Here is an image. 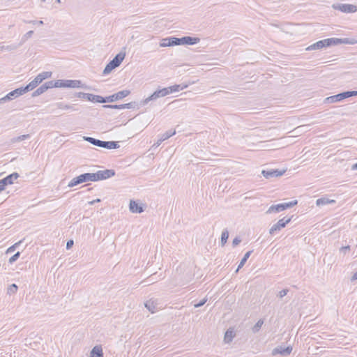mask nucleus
Listing matches in <instances>:
<instances>
[{"label":"nucleus","instance_id":"obj_19","mask_svg":"<svg viewBox=\"0 0 357 357\" xmlns=\"http://www.w3.org/2000/svg\"><path fill=\"white\" fill-rule=\"evenodd\" d=\"M328 45L326 43V39L319 40L312 45L308 46L306 48V50L311 51V50H321L324 47H327Z\"/></svg>","mask_w":357,"mask_h":357},{"label":"nucleus","instance_id":"obj_5","mask_svg":"<svg viewBox=\"0 0 357 357\" xmlns=\"http://www.w3.org/2000/svg\"><path fill=\"white\" fill-rule=\"evenodd\" d=\"M115 175L114 169L99 170L96 173H91L93 181H98L111 178Z\"/></svg>","mask_w":357,"mask_h":357},{"label":"nucleus","instance_id":"obj_18","mask_svg":"<svg viewBox=\"0 0 357 357\" xmlns=\"http://www.w3.org/2000/svg\"><path fill=\"white\" fill-rule=\"evenodd\" d=\"M126 47H123L122 50L118 53L111 61L112 63L116 66V67H118L121 65V62L123 61L125 56H126Z\"/></svg>","mask_w":357,"mask_h":357},{"label":"nucleus","instance_id":"obj_55","mask_svg":"<svg viewBox=\"0 0 357 357\" xmlns=\"http://www.w3.org/2000/svg\"><path fill=\"white\" fill-rule=\"evenodd\" d=\"M162 142H163V141H162L160 138H159V139L157 140V142L153 144V146H155V147H158V146H159L161 144V143H162Z\"/></svg>","mask_w":357,"mask_h":357},{"label":"nucleus","instance_id":"obj_17","mask_svg":"<svg viewBox=\"0 0 357 357\" xmlns=\"http://www.w3.org/2000/svg\"><path fill=\"white\" fill-rule=\"evenodd\" d=\"M129 209L133 213H141L144 212L143 205H139L137 202L130 200L129 204Z\"/></svg>","mask_w":357,"mask_h":357},{"label":"nucleus","instance_id":"obj_56","mask_svg":"<svg viewBox=\"0 0 357 357\" xmlns=\"http://www.w3.org/2000/svg\"><path fill=\"white\" fill-rule=\"evenodd\" d=\"M100 202V199H94V200H93V201L89 202V204L90 205H93V204H95L96 203H98V202Z\"/></svg>","mask_w":357,"mask_h":357},{"label":"nucleus","instance_id":"obj_1","mask_svg":"<svg viewBox=\"0 0 357 357\" xmlns=\"http://www.w3.org/2000/svg\"><path fill=\"white\" fill-rule=\"evenodd\" d=\"M197 37L183 36L182 38L167 37L163 38L160 44V47H171L174 45H193L199 42Z\"/></svg>","mask_w":357,"mask_h":357},{"label":"nucleus","instance_id":"obj_51","mask_svg":"<svg viewBox=\"0 0 357 357\" xmlns=\"http://www.w3.org/2000/svg\"><path fill=\"white\" fill-rule=\"evenodd\" d=\"M73 243H74V242L73 240L68 241L67 243H66V248L68 250L70 248H72V246L73 245Z\"/></svg>","mask_w":357,"mask_h":357},{"label":"nucleus","instance_id":"obj_54","mask_svg":"<svg viewBox=\"0 0 357 357\" xmlns=\"http://www.w3.org/2000/svg\"><path fill=\"white\" fill-rule=\"evenodd\" d=\"M36 77L40 83H41L44 80V78L41 73H39Z\"/></svg>","mask_w":357,"mask_h":357},{"label":"nucleus","instance_id":"obj_6","mask_svg":"<svg viewBox=\"0 0 357 357\" xmlns=\"http://www.w3.org/2000/svg\"><path fill=\"white\" fill-rule=\"evenodd\" d=\"M93 181L91 173H84L73 178L68 184V187L73 188L82 183Z\"/></svg>","mask_w":357,"mask_h":357},{"label":"nucleus","instance_id":"obj_40","mask_svg":"<svg viewBox=\"0 0 357 357\" xmlns=\"http://www.w3.org/2000/svg\"><path fill=\"white\" fill-rule=\"evenodd\" d=\"M233 338L232 331H227L225 335V340L227 342L231 341Z\"/></svg>","mask_w":357,"mask_h":357},{"label":"nucleus","instance_id":"obj_25","mask_svg":"<svg viewBox=\"0 0 357 357\" xmlns=\"http://www.w3.org/2000/svg\"><path fill=\"white\" fill-rule=\"evenodd\" d=\"M30 135L29 134H26V135H20L18 137H13L10 139V142L9 143L10 144H15L17 142H22L23 140H26V139H28L30 138Z\"/></svg>","mask_w":357,"mask_h":357},{"label":"nucleus","instance_id":"obj_52","mask_svg":"<svg viewBox=\"0 0 357 357\" xmlns=\"http://www.w3.org/2000/svg\"><path fill=\"white\" fill-rule=\"evenodd\" d=\"M189 84H184V83L178 84L180 91L186 89L189 86Z\"/></svg>","mask_w":357,"mask_h":357},{"label":"nucleus","instance_id":"obj_36","mask_svg":"<svg viewBox=\"0 0 357 357\" xmlns=\"http://www.w3.org/2000/svg\"><path fill=\"white\" fill-rule=\"evenodd\" d=\"M33 33V31H29L28 32H26L22 37V39H21V43H20V45L23 44L24 43H25L29 38H31L32 36Z\"/></svg>","mask_w":357,"mask_h":357},{"label":"nucleus","instance_id":"obj_32","mask_svg":"<svg viewBox=\"0 0 357 357\" xmlns=\"http://www.w3.org/2000/svg\"><path fill=\"white\" fill-rule=\"evenodd\" d=\"M176 134L175 130H167L165 133H163L160 138L164 142L165 140L169 139L172 136Z\"/></svg>","mask_w":357,"mask_h":357},{"label":"nucleus","instance_id":"obj_59","mask_svg":"<svg viewBox=\"0 0 357 357\" xmlns=\"http://www.w3.org/2000/svg\"><path fill=\"white\" fill-rule=\"evenodd\" d=\"M55 2L57 3H61V0H56Z\"/></svg>","mask_w":357,"mask_h":357},{"label":"nucleus","instance_id":"obj_23","mask_svg":"<svg viewBox=\"0 0 357 357\" xmlns=\"http://www.w3.org/2000/svg\"><path fill=\"white\" fill-rule=\"evenodd\" d=\"M90 357H103L102 347L100 345L95 346L91 351Z\"/></svg>","mask_w":357,"mask_h":357},{"label":"nucleus","instance_id":"obj_12","mask_svg":"<svg viewBox=\"0 0 357 357\" xmlns=\"http://www.w3.org/2000/svg\"><path fill=\"white\" fill-rule=\"evenodd\" d=\"M75 96L79 98L87 100L93 102L100 103V96L94 95L92 93H86L84 92H77L75 93Z\"/></svg>","mask_w":357,"mask_h":357},{"label":"nucleus","instance_id":"obj_46","mask_svg":"<svg viewBox=\"0 0 357 357\" xmlns=\"http://www.w3.org/2000/svg\"><path fill=\"white\" fill-rule=\"evenodd\" d=\"M44 79L50 78L52 77V72L50 71H45L41 73Z\"/></svg>","mask_w":357,"mask_h":357},{"label":"nucleus","instance_id":"obj_3","mask_svg":"<svg viewBox=\"0 0 357 357\" xmlns=\"http://www.w3.org/2000/svg\"><path fill=\"white\" fill-rule=\"evenodd\" d=\"M130 93L129 90H122L116 93L107 97H102L100 96V103L113 102L116 100L123 99Z\"/></svg>","mask_w":357,"mask_h":357},{"label":"nucleus","instance_id":"obj_45","mask_svg":"<svg viewBox=\"0 0 357 357\" xmlns=\"http://www.w3.org/2000/svg\"><path fill=\"white\" fill-rule=\"evenodd\" d=\"M288 292H289V289H284L281 290V291L278 293V297H279L280 298H283L284 296H285L287 294V293H288Z\"/></svg>","mask_w":357,"mask_h":357},{"label":"nucleus","instance_id":"obj_53","mask_svg":"<svg viewBox=\"0 0 357 357\" xmlns=\"http://www.w3.org/2000/svg\"><path fill=\"white\" fill-rule=\"evenodd\" d=\"M350 250V246L349 245H347V246H343L341 248L340 250L344 252V254L347 252V251L349 250Z\"/></svg>","mask_w":357,"mask_h":357},{"label":"nucleus","instance_id":"obj_39","mask_svg":"<svg viewBox=\"0 0 357 357\" xmlns=\"http://www.w3.org/2000/svg\"><path fill=\"white\" fill-rule=\"evenodd\" d=\"M103 108L122 109L121 105H104Z\"/></svg>","mask_w":357,"mask_h":357},{"label":"nucleus","instance_id":"obj_34","mask_svg":"<svg viewBox=\"0 0 357 357\" xmlns=\"http://www.w3.org/2000/svg\"><path fill=\"white\" fill-rule=\"evenodd\" d=\"M138 106L136 102H130L126 104H121L122 109H134Z\"/></svg>","mask_w":357,"mask_h":357},{"label":"nucleus","instance_id":"obj_24","mask_svg":"<svg viewBox=\"0 0 357 357\" xmlns=\"http://www.w3.org/2000/svg\"><path fill=\"white\" fill-rule=\"evenodd\" d=\"M335 200L330 199L326 197H321V198L317 199V201H316V204L318 206H324V205L330 204H335Z\"/></svg>","mask_w":357,"mask_h":357},{"label":"nucleus","instance_id":"obj_41","mask_svg":"<svg viewBox=\"0 0 357 357\" xmlns=\"http://www.w3.org/2000/svg\"><path fill=\"white\" fill-rule=\"evenodd\" d=\"M169 93H172L174 92H178L180 91L178 84H175L171 86H169Z\"/></svg>","mask_w":357,"mask_h":357},{"label":"nucleus","instance_id":"obj_44","mask_svg":"<svg viewBox=\"0 0 357 357\" xmlns=\"http://www.w3.org/2000/svg\"><path fill=\"white\" fill-rule=\"evenodd\" d=\"M206 301H207V298H203L202 301H200L199 303H195V304L194 305V307H195V308H197V307H202V306H203V305L206 303Z\"/></svg>","mask_w":357,"mask_h":357},{"label":"nucleus","instance_id":"obj_28","mask_svg":"<svg viewBox=\"0 0 357 357\" xmlns=\"http://www.w3.org/2000/svg\"><path fill=\"white\" fill-rule=\"evenodd\" d=\"M252 251H248L247 252L245 255L243 256V257L241 259L238 266V268H237V270H236V272L238 271L239 269H241L243 266L244 264H245V262L247 261L248 259L250 257L251 253H252Z\"/></svg>","mask_w":357,"mask_h":357},{"label":"nucleus","instance_id":"obj_50","mask_svg":"<svg viewBox=\"0 0 357 357\" xmlns=\"http://www.w3.org/2000/svg\"><path fill=\"white\" fill-rule=\"evenodd\" d=\"M348 97L357 96V91H347Z\"/></svg>","mask_w":357,"mask_h":357},{"label":"nucleus","instance_id":"obj_2","mask_svg":"<svg viewBox=\"0 0 357 357\" xmlns=\"http://www.w3.org/2000/svg\"><path fill=\"white\" fill-rule=\"evenodd\" d=\"M52 81V88H86L80 80L57 79Z\"/></svg>","mask_w":357,"mask_h":357},{"label":"nucleus","instance_id":"obj_29","mask_svg":"<svg viewBox=\"0 0 357 357\" xmlns=\"http://www.w3.org/2000/svg\"><path fill=\"white\" fill-rule=\"evenodd\" d=\"M228 238H229V231L227 229H225L222 231V234H221L220 243H221L222 246H224L226 244Z\"/></svg>","mask_w":357,"mask_h":357},{"label":"nucleus","instance_id":"obj_43","mask_svg":"<svg viewBox=\"0 0 357 357\" xmlns=\"http://www.w3.org/2000/svg\"><path fill=\"white\" fill-rule=\"evenodd\" d=\"M24 22L28 23V24H38V25H43L44 24L43 20H39V21L26 20V21H24Z\"/></svg>","mask_w":357,"mask_h":357},{"label":"nucleus","instance_id":"obj_10","mask_svg":"<svg viewBox=\"0 0 357 357\" xmlns=\"http://www.w3.org/2000/svg\"><path fill=\"white\" fill-rule=\"evenodd\" d=\"M333 7L336 10H339L346 13H351L357 11V6L353 4L341 3L333 5Z\"/></svg>","mask_w":357,"mask_h":357},{"label":"nucleus","instance_id":"obj_21","mask_svg":"<svg viewBox=\"0 0 357 357\" xmlns=\"http://www.w3.org/2000/svg\"><path fill=\"white\" fill-rule=\"evenodd\" d=\"M284 222L279 220L277 223L274 224L269 229V234L273 235L275 232L280 231L285 227Z\"/></svg>","mask_w":357,"mask_h":357},{"label":"nucleus","instance_id":"obj_58","mask_svg":"<svg viewBox=\"0 0 357 357\" xmlns=\"http://www.w3.org/2000/svg\"><path fill=\"white\" fill-rule=\"evenodd\" d=\"M351 169L352 170H357V162L352 165Z\"/></svg>","mask_w":357,"mask_h":357},{"label":"nucleus","instance_id":"obj_42","mask_svg":"<svg viewBox=\"0 0 357 357\" xmlns=\"http://www.w3.org/2000/svg\"><path fill=\"white\" fill-rule=\"evenodd\" d=\"M162 97H165L168 94H170L169 87L163 88L162 89H159Z\"/></svg>","mask_w":357,"mask_h":357},{"label":"nucleus","instance_id":"obj_20","mask_svg":"<svg viewBox=\"0 0 357 357\" xmlns=\"http://www.w3.org/2000/svg\"><path fill=\"white\" fill-rule=\"evenodd\" d=\"M159 98H162V96L160 94V90H157L155 92H153L150 96L142 100L139 105L141 106L145 105L148 104L150 101L155 100Z\"/></svg>","mask_w":357,"mask_h":357},{"label":"nucleus","instance_id":"obj_38","mask_svg":"<svg viewBox=\"0 0 357 357\" xmlns=\"http://www.w3.org/2000/svg\"><path fill=\"white\" fill-rule=\"evenodd\" d=\"M20 256V252H17L15 255H13L11 257H10V259L8 260L9 263L10 264L14 263L15 261H16L18 259Z\"/></svg>","mask_w":357,"mask_h":357},{"label":"nucleus","instance_id":"obj_7","mask_svg":"<svg viewBox=\"0 0 357 357\" xmlns=\"http://www.w3.org/2000/svg\"><path fill=\"white\" fill-rule=\"evenodd\" d=\"M326 43L328 47L332 45H337L340 44H349V45H355L357 44V40L354 38H326Z\"/></svg>","mask_w":357,"mask_h":357},{"label":"nucleus","instance_id":"obj_26","mask_svg":"<svg viewBox=\"0 0 357 357\" xmlns=\"http://www.w3.org/2000/svg\"><path fill=\"white\" fill-rule=\"evenodd\" d=\"M39 84H40V83L36 79V77H35L33 80L30 82L26 86H24L23 88H24L25 92L26 93V92L35 89Z\"/></svg>","mask_w":357,"mask_h":357},{"label":"nucleus","instance_id":"obj_60","mask_svg":"<svg viewBox=\"0 0 357 357\" xmlns=\"http://www.w3.org/2000/svg\"><path fill=\"white\" fill-rule=\"evenodd\" d=\"M42 1L45 2V0H42Z\"/></svg>","mask_w":357,"mask_h":357},{"label":"nucleus","instance_id":"obj_15","mask_svg":"<svg viewBox=\"0 0 357 357\" xmlns=\"http://www.w3.org/2000/svg\"><path fill=\"white\" fill-rule=\"evenodd\" d=\"M144 306L151 313H155L160 308L158 301L154 298L148 300L144 303Z\"/></svg>","mask_w":357,"mask_h":357},{"label":"nucleus","instance_id":"obj_37","mask_svg":"<svg viewBox=\"0 0 357 357\" xmlns=\"http://www.w3.org/2000/svg\"><path fill=\"white\" fill-rule=\"evenodd\" d=\"M22 241L23 240H20V241L15 243V244L9 247L6 250V253L14 252L15 249L22 243Z\"/></svg>","mask_w":357,"mask_h":357},{"label":"nucleus","instance_id":"obj_48","mask_svg":"<svg viewBox=\"0 0 357 357\" xmlns=\"http://www.w3.org/2000/svg\"><path fill=\"white\" fill-rule=\"evenodd\" d=\"M291 218L292 217H290V218L284 217L283 218L280 219V220L283 221L284 222V225L286 226L287 224H289L291 222Z\"/></svg>","mask_w":357,"mask_h":357},{"label":"nucleus","instance_id":"obj_11","mask_svg":"<svg viewBox=\"0 0 357 357\" xmlns=\"http://www.w3.org/2000/svg\"><path fill=\"white\" fill-rule=\"evenodd\" d=\"M286 172V169H268L262 170L261 174L267 179H270L273 177H279L282 176Z\"/></svg>","mask_w":357,"mask_h":357},{"label":"nucleus","instance_id":"obj_49","mask_svg":"<svg viewBox=\"0 0 357 357\" xmlns=\"http://www.w3.org/2000/svg\"><path fill=\"white\" fill-rule=\"evenodd\" d=\"M291 218L292 217H290V218L284 217L283 218L280 219V220L283 221L284 222V225L286 226L287 224H289L291 222Z\"/></svg>","mask_w":357,"mask_h":357},{"label":"nucleus","instance_id":"obj_31","mask_svg":"<svg viewBox=\"0 0 357 357\" xmlns=\"http://www.w3.org/2000/svg\"><path fill=\"white\" fill-rule=\"evenodd\" d=\"M56 105L59 109H71L73 111L76 110L75 109H74L73 105L65 104L62 102H57L56 104Z\"/></svg>","mask_w":357,"mask_h":357},{"label":"nucleus","instance_id":"obj_9","mask_svg":"<svg viewBox=\"0 0 357 357\" xmlns=\"http://www.w3.org/2000/svg\"><path fill=\"white\" fill-rule=\"evenodd\" d=\"M19 174L17 172H14L13 174H9L6 176L3 179L0 180V192L3 191L6 186L8 185H11L14 183V181L19 178Z\"/></svg>","mask_w":357,"mask_h":357},{"label":"nucleus","instance_id":"obj_22","mask_svg":"<svg viewBox=\"0 0 357 357\" xmlns=\"http://www.w3.org/2000/svg\"><path fill=\"white\" fill-rule=\"evenodd\" d=\"M101 148H105L107 149H116L119 148V144L118 142L115 141H102Z\"/></svg>","mask_w":357,"mask_h":357},{"label":"nucleus","instance_id":"obj_57","mask_svg":"<svg viewBox=\"0 0 357 357\" xmlns=\"http://www.w3.org/2000/svg\"><path fill=\"white\" fill-rule=\"evenodd\" d=\"M356 280H357V271L352 275L351 281L353 282Z\"/></svg>","mask_w":357,"mask_h":357},{"label":"nucleus","instance_id":"obj_35","mask_svg":"<svg viewBox=\"0 0 357 357\" xmlns=\"http://www.w3.org/2000/svg\"><path fill=\"white\" fill-rule=\"evenodd\" d=\"M17 286L15 284H10L7 289V294L9 295L14 294L17 291Z\"/></svg>","mask_w":357,"mask_h":357},{"label":"nucleus","instance_id":"obj_47","mask_svg":"<svg viewBox=\"0 0 357 357\" xmlns=\"http://www.w3.org/2000/svg\"><path fill=\"white\" fill-rule=\"evenodd\" d=\"M241 242V239L239 237H236L232 241L233 247H236Z\"/></svg>","mask_w":357,"mask_h":357},{"label":"nucleus","instance_id":"obj_33","mask_svg":"<svg viewBox=\"0 0 357 357\" xmlns=\"http://www.w3.org/2000/svg\"><path fill=\"white\" fill-rule=\"evenodd\" d=\"M263 324H264V320L263 319L258 320V321L255 324V326L252 328V332L254 333H257L260 330V328L262 326Z\"/></svg>","mask_w":357,"mask_h":357},{"label":"nucleus","instance_id":"obj_13","mask_svg":"<svg viewBox=\"0 0 357 357\" xmlns=\"http://www.w3.org/2000/svg\"><path fill=\"white\" fill-rule=\"evenodd\" d=\"M348 98L349 97H348L347 91H344L342 93L327 97L324 100V102L325 103H334V102L342 101V100Z\"/></svg>","mask_w":357,"mask_h":357},{"label":"nucleus","instance_id":"obj_16","mask_svg":"<svg viewBox=\"0 0 357 357\" xmlns=\"http://www.w3.org/2000/svg\"><path fill=\"white\" fill-rule=\"evenodd\" d=\"M52 88V81H48L38 87L32 93V97H36L45 93L47 89Z\"/></svg>","mask_w":357,"mask_h":357},{"label":"nucleus","instance_id":"obj_8","mask_svg":"<svg viewBox=\"0 0 357 357\" xmlns=\"http://www.w3.org/2000/svg\"><path fill=\"white\" fill-rule=\"evenodd\" d=\"M26 92L23 87L17 88L10 92H9L4 97L0 98V105L3 104L8 101L12 100L13 99L17 98L20 96L24 94Z\"/></svg>","mask_w":357,"mask_h":357},{"label":"nucleus","instance_id":"obj_30","mask_svg":"<svg viewBox=\"0 0 357 357\" xmlns=\"http://www.w3.org/2000/svg\"><path fill=\"white\" fill-rule=\"evenodd\" d=\"M116 66H114L112 62L110 61L105 66V69L103 70V75H107L110 73L114 68H116Z\"/></svg>","mask_w":357,"mask_h":357},{"label":"nucleus","instance_id":"obj_27","mask_svg":"<svg viewBox=\"0 0 357 357\" xmlns=\"http://www.w3.org/2000/svg\"><path fill=\"white\" fill-rule=\"evenodd\" d=\"M84 140L86 141V142H89L90 144L94 145V146H98V147H101L102 146V140H100V139H95L93 137H84Z\"/></svg>","mask_w":357,"mask_h":357},{"label":"nucleus","instance_id":"obj_14","mask_svg":"<svg viewBox=\"0 0 357 357\" xmlns=\"http://www.w3.org/2000/svg\"><path fill=\"white\" fill-rule=\"evenodd\" d=\"M292 351V347L288 346V347H283V346H278L277 347L274 348L272 351V355L273 356H277L278 354H280L284 356H289Z\"/></svg>","mask_w":357,"mask_h":357},{"label":"nucleus","instance_id":"obj_4","mask_svg":"<svg viewBox=\"0 0 357 357\" xmlns=\"http://www.w3.org/2000/svg\"><path fill=\"white\" fill-rule=\"evenodd\" d=\"M297 200H294L287 203H281L275 205H272L268 208L266 213L271 214L273 213H279L280 211H284L287 208L294 206L295 205L297 204Z\"/></svg>","mask_w":357,"mask_h":357}]
</instances>
